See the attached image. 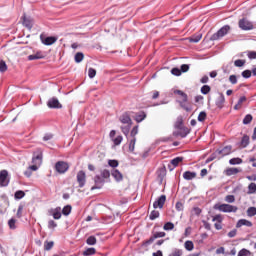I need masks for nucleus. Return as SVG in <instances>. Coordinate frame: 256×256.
Returning <instances> with one entry per match:
<instances>
[{
    "label": "nucleus",
    "mask_w": 256,
    "mask_h": 256,
    "mask_svg": "<svg viewBox=\"0 0 256 256\" xmlns=\"http://www.w3.org/2000/svg\"><path fill=\"white\" fill-rule=\"evenodd\" d=\"M207 119V113L205 111H202L198 115V121L203 122Z\"/></svg>",
    "instance_id": "obj_53"
},
{
    "label": "nucleus",
    "mask_w": 256,
    "mask_h": 256,
    "mask_svg": "<svg viewBox=\"0 0 256 256\" xmlns=\"http://www.w3.org/2000/svg\"><path fill=\"white\" fill-rule=\"evenodd\" d=\"M15 199H23L25 197V192L22 190H18L14 194Z\"/></svg>",
    "instance_id": "obj_47"
},
{
    "label": "nucleus",
    "mask_w": 256,
    "mask_h": 256,
    "mask_svg": "<svg viewBox=\"0 0 256 256\" xmlns=\"http://www.w3.org/2000/svg\"><path fill=\"white\" fill-rule=\"evenodd\" d=\"M57 227V222L54 220H49L48 221V229H55Z\"/></svg>",
    "instance_id": "obj_59"
},
{
    "label": "nucleus",
    "mask_w": 256,
    "mask_h": 256,
    "mask_svg": "<svg viewBox=\"0 0 256 256\" xmlns=\"http://www.w3.org/2000/svg\"><path fill=\"white\" fill-rule=\"evenodd\" d=\"M238 256H251V251L247 250V249H241L238 252Z\"/></svg>",
    "instance_id": "obj_48"
},
{
    "label": "nucleus",
    "mask_w": 256,
    "mask_h": 256,
    "mask_svg": "<svg viewBox=\"0 0 256 256\" xmlns=\"http://www.w3.org/2000/svg\"><path fill=\"white\" fill-rule=\"evenodd\" d=\"M95 75H97V70H95L94 68H89V70H88L89 78L93 79L95 77Z\"/></svg>",
    "instance_id": "obj_54"
},
{
    "label": "nucleus",
    "mask_w": 256,
    "mask_h": 256,
    "mask_svg": "<svg viewBox=\"0 0 256 256\" xmlns=\"http://www.w3.org/2000/svg\"><path fill=\"white\" fill-rule=\"evenodd\" d=\"M76 179H77V183L79 184L80 188L85 187V183H87V175L85 174V171L80 170L77 173Z\"/></svg>",
    "instance_id": "obj_10"
},
{
    "label": "nucleus",
    "mask_w": 256,
    "mask_h": 256,
    "mask_svg": "<svg viewBox=\"0 0 256 256\" xmlns=\"http://www.w3.org/2000/svg\"><path fill=\"white\" fill-rule=\"evenodd\" d=\"M247 217H255L256 215V207H249L246 211Z\"/></svg>",
    "instance_id": "obj_34"
},
{
    "label": "nucleus",
    "mask_w": 256,
    "mask_h": 256,
    "mask_svg": "<svg viewBox=\"0 0 256 256\" xmlns=\"http://www.w3.org/2000/svg\"><path fill=\"white\" fill-rule=\"evenodd\" d=\"M147 117V114H145V112H140L138 114H136L135 116V121L137 123H141V121H144V119Z\"/></svg>",
    "instance_id": "obj_29"
},
{
    "label": "nucleus",
    "mask_w": 256,
    "mask_h": 256,
    "mask_svg": "<svg viewBox=\"0 0 256 256\" xmlns=\"http://www.w3.org/2000/svg\"><path fill=\"white\" fill-rule=\"evenodd\" d=\"M239 27L240 29H243V31H251V29H253V23L243 18L239 21Z\"/></svg>",
    "instance_id": "obj_11"
},
{
    "label": "nucleus",
    "mask_w": 256,
    "mask_h": 256,
    "mask_svg": "<svg viewBox=\"0 0 256 256\" xmlns=\"http://www.w3.org/2000/svg\"><path fill=\"white\" fill-rule=\"evenodd\" d=\"M253 121V115L247 114L243 119V125H249Z\"/></svg>",
    "instance_id": "obj_43"
},
{
    "label": "nucleus",
    "mask_w": 256,
    "mask_h": 256,
    "mask_svg": "<svg viewBox=\"0 0 256 256\" xmlns=\"http://www.w3.org/2000/svg\"><path fill=\"white\" fill-rule=\"evenodd\" d=\"M176 137H181L182 139L185 138L186 135H189V129L184 128L180 129L177 132L174 133Z\"/></svg>",
    "instance_id": "obj_24"
},
{
    "label": "nucleus",
    "mask_w": 256,
    "mask_h": 256,
    "mask_svg": "<svg viewBox=\"0 0 256 256\" xmlns=\"http://www.w3.org/2000/svg\"><path fill=\"white\" fill-rule=\"evenodd\" d=\"M253 193H256V184L252 182L248 186V195H253Z\"/></svg>",
    "instance_id": "obj_39"
},
{
    "label": "nucleus",
    "mask_w": 256,
    "mask_h": 256,
    "mask_svg": "<svg viewBox=\"0 0 256 256\" xmlns=\"http://www.w3.org/2000/svg\"><path fill=\"white\" fill-rule=\"evenodd\" d=\"M53 245H54V243H53V241H50V242H45L44 243V249H45V251H51V249H53Z\"/></svg>",
    "instance_id": "obj_50"
},
{
    "label": "nucleus",
    "mask_w": 256,
    "mask_h": 256,
    "mask_svg": "<svg viewBox=\"0 0 256 256\" xmlns=\"http://www.w3.org/2000/svg\"><path fill=\"white\" fill-rule=\"evenodd\" d=\"M55 170L57 171V173H59L60 175H63V173H67V171H69V164L67 162H63V161H58L55 164Z\"/></svg>",
    "instance_id": "obj_5"
},
{
    "label": "nucleus",
    "mask_w": 256,
    "mask_h": 256,
    "mask_svg": "<svg viewBox=\"0 0 256 256\" xmlns=\"http://www.w3.org/2000/svg\"><path fill=\"white\" fill-rule=\"evenodd\" d=\"M112 141L115 146L121 145V143L123 142V136L119 135L116 138H113Z\"/></svg>",
    "instance_id": "obj_46"
},
{
    "label": "nucleus",
    "mask_w": 256,
    "mask_h": 256,
    "mask_svg": "<svg viewBox=\"0 0 256 256\" xmlns=\"http://www.w3.org/2000/svg\"><path fill=\"white\" fill-rule=\"evenodd\" d=\"M45 56L41 52H37L36 54H31L28 56V61H36L37 59H44Z\"/></svg>",
    "instance_id": "obj_23"
},
{
    "label": "nucleus",
    "mask_w": 256,
    "mask_h": 256,
    "mask_svg": "<svg viewBox=\"0 0 256 256\" xmlns=\"http://www.w3.org/2000/svg\"><path fill=\"white\" fill-rule=\"evenodd\" d=\"M32 163L35 165H41L43 163V150L37 149L33 153Z\"/></svg>",
    "instance_id": "obj_6"
},
{
    "label": "nucleus",
    "mask_w": 256,
    "mask_h": 256,
    "mask_svg": "<svg viewBox=\"0 0 256 256\" xmlns=\"http://www.w3.org/2000/svg\"><path fill=\"white\" fill-rule=\"evenodd\" d=\"M112 177L118 182L123 181V174L117 169L112 172Z\"/></svg>",
    "instance_id": "obj_27"
},
{
    "label": "nucleus",
    "mask_w": 256,
    "mask_h": 256,
    "mask_svg": "<svg viewBox=\"0 0 256 256\" xmlns=\"http://www.w3.org/2000/svg\"><path fill=\"white\" fill-rule=\"evenodd\" d=\"M50 215H52L53 219H61L62 214H61V207H56L52 210L49 211Z\"/></svg>",
    "instance_id": "obj_17"
},
{
    "label": "nucleus",
    "mask_w": 256,
    "mask_h": 256,
    "mask_svg": "<svg viewBox=\"0 0 256 256\" xmlns=\"http://www.w3.org/2000/svg\"><path fill=\"white\" fill-rule=\"evenodd\" d=\"M225 201H226V203H235V196H233V195H227V196L225 197Z\"/></svg>",
    "instance_id": "obj_57"
},
{
    "label": "nucleus",
    "mask_w": 256,
    "mask_h": 256,
    "mask_svg": "<svg viewBox=\"0 0 256 256\" xmlns=\"http://www.w3.org/2000/svg\"><path fill=\"white\" fill-rule=\"evenodd\" d=\"M230 165H241L243 163V159L241 158H232L229 160Z\"/></svg>",
    "instance_id": "obj_40"
},
{
    "label": "nucleus",
    "mask_w": 256,
    "mask_h": 256,
    "mask_svg": "<svg viewBox=\"0 0 256 256\" xmlns=\"http://www.w3.org/2000/svg\"><path fill=\"white\" fill-rule=\"evenodd\" d=\"M242 77H244V79H249V77H251V70H244L242 72Z\"/></svg>",
    "instance_id": "obj_61"
},
{
    "label": "nucleus",
    "mask_w": 256,
    "mask_h": 256,
    "mask_svg": "<svg viewBox=\"0 0 256 256\" xmlns=\"http://www.w3.org/2000/svg\"><path fill=\"white\" fill-rule=\"evenodd\" d=\"M71 209V205L64 206V208L62 209V215H65L67 217V215L71 214Z\"/></svg>",
    "instance_id": "obj_42"
},
{
    "label": "nucleus",
    "mask_w": 256,
    "mask_h": 256,
    "mask_svg": "<svg viewBox=\"0 0 256 256\" xmlns=\"http://www.w3.org/2000/svg\"><path fill=\"white\" fill-rule=\"evenodd\" d=\"M7 71V63L4 60L0 61V73H5Z\"/></svg>",
    "instance_id": "obj_52"
},
{
    "label": "nucleus",
    "mask_w": 256,
    "mask_h": 256,
    "mask_svg": "<svg viewBox=\"0 0 256 256\" xmlns=\"http://www.w3.org/2000/svg\"><path fill=\"white\" fill-rule=\"evenodd\" d=\"M101 177L104 179H109V177H111V172H109L107 169H104L101 171Z\"/></svg>",
    "instance_id": "obj_49"
},
{
    "label": "nucleus",
    "mask_w": 256,
    "mask_h": 256,
    "mask_svg": "<svg viewBox=\"0 0 256 256\" xmlns=\"http://www.w3.org/2000/svg\"><path fill=\"white\" fill-rule=\"evenodd\" d=\"M183 159V157H176L171 160V165H173V167H179V163H183Z\"/></svg>",
    "instance_id": "obj_30"
},
{
    "label": "nucleus",
    "mask_w": 256,
    "mask_h": 256,
    "mask_svg": "<svg viewBox=\"0 0 256 256\" xmlns=\"http://www.w3.org/2000/svg\"><path fill=\"white\" fill-rule=\"evenodd\" d=\"M57 39L58 38L55 36H49V37H46L44 40H42V43L47 46L54 45V43H57Z\"/></svg>",
    "instance_id": "obj_20"
},
{
    "label": "nucleus",
    "mask_w": 256,
    "mask_h": 256,
    "mask_svg": "<svg viewBox=\"0 0 256 256\" xmlns=\"http://www.w3.org/2000/svg\"><path fill=\"white\" fill-rule=\"evenodd\" d=\"M87 245H96L97 244V238L95 236H90L86 240Z\"/></svg>",
    "instance_id": "obj_44"
},
{
    "label": "nucleus",
    "mask_w": 256,
    "mask_h": 256,
    "mask_svg": "<svg viewBox=\"0 0 256 256\" xmlns=\"http://www.w3.org/2000/svg\"><path fill=\"white\" fill-rule=\"evenodd\" d=\"M176 210H178V211H183V203L177 202V203H176Z\"/></svg>",
    "instance_id": "obj_64"
},
{
    "label": "nucleus",
    "mask_w": 256,
    "mask_h": 256,
    "mask_svg": "<svg viewBox=\"0 0 256 256\" xmlns=\"http://www.w3.org/2000/svg\"><path fill=\"white\" fill-rule=\"evenodd\" d=\"M229 31H231V26L225 25L220 28L216 33H214L210 39L211 41H219V39L225 37V35H227Z\"/></svg>",
    "instance_id": "obj_4"
},
{
    "label": "nucleus",
    "mask_w": 256,
    "mask_h": 256,
    "mask_svg": "<svg viewBox=\"0 0 256 256\" xmlns=\"http://www.w3.org/2000/svg\"><path fill=\"white\" fill-rule=\"evenodd\" d=\"M108 165L110 166V167H119V161H117V160H109L108 161Z\"/></svg>",
    "instance_id": "obj_60"
},
{
    "label": "nucleus",
    "mask_w": 256,
    "mask_h": 256,
    "mask_svg": "<svg viewBox=\"0 0 256 256\" xmlns=\"http://www.w3.org/2000/svg\"><path fill=\"white\" fill-rule=\"evenodd\" d=\"M97 253V250L95 248H88L83 252L84 256H90V255H95Z\"/></svg>",
    "instance_id": "obj_41"
},
{
    "label": "nucleus",
    "mask_w": 256,
    "mask_h": 256,
    "mask_svg": "<svg viewBox=\"0 0 256 256\" xmlns=\"http://www.w3.org/2000/svg\"><path fill=\"white\" fill-rule=\"evenodd\" d=\"M180 71H181V73H187V71H189V65H187V64L181 65Z\"/></svg>",
    "instance_id": "obj_63"
},
{
    "label": "nucleus",
    "mask_w": 256,
    "mask_h": 256,
    "mask_svg": "<svg viewBox=\"0 0 256 256\" xmlns=\"http://www.w3.org/2000/svg\"><path fill=\"white\" fill-rule=\"evenodd\" d=\"M158 217H159V211L153 210V211L150 213L149 219H150L151 221H155V219H158Z\"/></svg>",
    "instance_id": "obj_45"
},
{
    "label": "nucleus",
    "mask_w": 256,
    "mask_h": 256,
    "mask_svg": "<svg viewBox=\"0 0 256 256\" xmlns=\"http://www.w3.org/2000/svg\"><path fill=\"white\" fill-rule=\"evenodd\" d=\"M224 105H225V95L221 93L216 99V107H218L219 109H223Z\"/></svg>",
    "instance_id": "obj_19"
},
{
    "label": "nucleus",
    "mask_w": 256,
    "mask_h": 256,
    "mask_svg": "<svg viewBox=\"0 0 256 256\" xmlns=\"http://www.w3.org/2000/svg\"><path fill=\"white\" fill-rule=\"evenodd\" d=\"M167 233L165 232H152V235L148 240H146L145 244L146 245H151L152 243L155 242L156 239H162L163 237H166Z\"/></svg>",
    "instance_id": "obj_8"
},
{
    "label": "nucleus",
    "mask_w": 256,
    "mask_h": 256,
    "mask_svg": "<svg viewBox=\"0 0 256 256\" xmlns=\"http://www.w3.org/2000/svg\"><path fill=\"white\" fill-rule=\"evenodd\" d=\"M169 256H183V250L176 248Z\"/></svg>",
    "instance_id": "obj_51"
},
{
    "label": "nucleus",
    "mask_w": 256,
    "mask_h": 256,
    "mask_svg": "<svg viewBox=\"0 0 256 256\" xmlns=\"http://www.w3.org/2000/svg\"><path fill=\"white\" fill-rule=\"evenodd\" d=\"M74 59H75V63H81V61H83V59H85V55H83L82 52H77L75 54Z\"/></svg>",
    "instance_id": "obj_35"
},
{
    "label": "nucleus",
    "mask_w": 256,
    "mask_h": 256,
    "mask_svg": "<svg viewBox=\"0 0 256 256\" xmlns=\"http://www.w3.org/2000/svg\"><path fill=\"white\" fill-rule=\"evenodd\" d=\"M214 209L221 213H237V211H239L237 206H233L231 204H216L214 205Z\"/></svg>",
    "instance_id": "obj_3"
},
{
    "label": "nucleus",
    "mask_w": 256,
    "mask_h": 256,
    "mask_svg": "<svg viewBox=\"0 0 256 256\" xmlns=\"http://www.w3.org/2000/svg\"><path fill=\"white\" fill-rule=\"evenodd\" d=\"M9 185V172L7 170L0 171V187H7Z\"/></svg>",
    "instance_id": "obj_9"
},
{
    "label": "nucleus",
    "mask_w": 256,
    "mask_h": 256,
    "mask_svg": "<svg viewBox=\"0 0 256 256\" xmlns=\"http://www.w3.org/2000/svg\"><path fill=\"white\" fill-rule=\"evenodd\" d=\"M184 248L186 249V251H193L195 249V244L193 243V241L187 240L184 243Z\"/></svg>",
    "instance_id": "obj_28"
},
{
    "label": "nucleus",
    "mask_w": 256,
    "mask_h": 256,
    "mask_svg": "<svg viewBox=\"0 0 256 256\" xmlns=\"http://www.w3.org/2000/svg\"><path fill=\"white\" fill-rule=\"evenodd\" d=\"M196 177H197L196 172L185 171L183 173V179H185V181H193V179H195Z\"/></svg>",
    "instance_id": "obj_18"
},
{
    "label": "nucleus",
    "mask_w": 256,
    "mask_h": 256,
    "mask_svg": "<svg viewBox=\"0 0 256 256\" xmlns=\"http://www.w3.org/2000/svg\"><path fill=\"white\" fill-rule=\"evenodd\" d=\"M135 143H137V138H131L129 140V151H130V153H133V151H135Z\"/></svg>",
    "instance_id": "obj_32"
},
{
    "label": "nucleus",
    "mask_w": 256,
    "mask_h": 256,
    "mask_svg": "<svg viewBox=\"0 0 256 256\" xmlns=\"http://www.w3.org/2000/svg\"><path fill=\"white\" fill-rule=\"evenodd\" d=\"M16 217L18 219H21L23 217V205H20L18 207L17 213H16Z\"/></svg>",
    "instance_id": "obj_55"
},
{
    "label": "nucleus",
    "mask_w": 256,
    "mask_h": 256,
    "mask_svg": "<svg viewBox=\"0 0 256 256\" xmlns=\"http://www.w3.org/2000/svg\"><path fill=\"white\" fill-rule=\"evenodd\" d=\"M165 201H167V196L161 195V196L153 203L154 209H163V206L165 205Z\"/></svg>",
    "instance_id": "obj_14"
},
{
    "label": "nucleus",
    "mask_w": 256,
    "mask_h": 256,
    "mask_svg": "<svg viewBox=\"0 0 256 256\" xmlns=\"http://www.w3.org/2000/svg\"><path fill=\"white\" fill-rule=\"evenodd\" d=\"M245 101H247V97L245 96L240 97L237 104L234 106L235 111H239V109L243 107V103H245Z\"/></svg>",
    "instance_id": "obj_25"
},
{
    "label": "nucleus",
    "mask_w": 256,
    "mask_h": 256,
    "mask_svg": "<svg viewBox=\"0 0 256 256\" xmlns=\"http://www.w3.org/2000/svg\"><path fill=\"white\" fill-rule=\"evenodd\" d=\"M203 35L202 34H197V35H194L192 36L189 41L190 43H199L202 39Z\"/></svg>",
    "instance_id": "obj_33"
},
{
    "label": "nucleus",
    "mask_w": 256,
    "mask_h": 256,
    "mask_svg": "<svg viewBox=\"0 0 256 256\" xmlns=\"http://www.w3.org/2000/svg\"><path fill=\"white\" fill-rule=\"evenodd\" d=\"M201 93H202V95H209V93H211V86H209V85L202 86Z\"/></svg>",
    "instance_id": "obj_36"
},
{
    "label": "nucleus",
    "mask_w": 256,
    "mask_h": 256,
    "mask_svg": "<svg viewBox=\"0 0 256 256\" xmlns=\"http://www.w3.org/2000/svg\"><path fill=\"white\" fill-rule=\"evenodd\" d=\"M138 133H139V126H134L130 132L131 139H136V136Z\"/></svg>",
    "instance_id": "obj_37"
},
{
    "label": "nucleus",
    "mask_w": 256,
    "mask_h": 256,
    "mask_svg": "<svg viewBox=\"0 0 256 256\" xmlns=\"http://www.w3.org/2000/svg\"><path fill=\"white\" fill-rule=\"evenodd\" d=\"M223 215L217 214L212 217V221L214 223V227L217 231H221L223 229Z\"/></svg>",
    "instance_id": "obj_7"
},
{
    "label": "nucleus",
    "mask_w": 256,
    "mask_h": 256,
    "mask_svg": "<svg viewBox=\"0 0 256 256\" xmlns=\"http://www.w3.org/2000/svg\"><path fill=\"white\" fill-rule=\"evenodd\" d=\"M246 61L245 60H241L238 59L234 62L235 67H243V65H245Z\"/></svg>",
    "instance_id": "obj_56"
},
{
    "label": "nucleus",
    "mask_w": 256,
    "mask_h": 256,
    "mask_svg": "<svg viewBox=\"0 0 256 256\" xmlns=\"http://www.w3.org/2000/svg\"><path fill=\"white\" fill-rule=\"evenodd\" d=\"M253 227V222L247 220V219H240L236 223V228L241 229V227Z\"/></svg>",
    "instance_id": "obj_16"
},
{
    "label": "nucleus",
    "mask_w": 256,
    "mask_h": 256,
    "mask_svg": "<svg viewBox=\"0 0 256 256\" xmlns=\"http://www.w3.org/2000/svg\"><path fill=\"white\" fill-rule=\"evenodd\" d=\"M229 81L232 85H237V76L236 75H230Z\"/></svg>",
    "instance_id": "obj_62"
},
{
    "label": "nucleus",
    "mask_w": 256,
    "mask_h": 256,
    "mask_svg": "<svg viewBox=\"0 0 256 256\" xmlns=\"http://www.w3.org/2000/svg\"><path fill=\"white\" fill-rule=\"evenodd\" d=\"M95 186L91 188V191H95V189H101L103 187V183H105V178L99 175L94 177Z\"/></svg>",
    "instance_id": "obj_13"
},
{
    "label": "nucleus",
    "mask_w": 256,
    "mask_h": 256,
    "mask_svg": "<svg viewBox=\"0 0 256 256\" xmlns=\"http://www.w3.org/2000/svg\"><path fill=\"white\" fill-rule=\"evenodd\" d=\"M164 231H173L175 229V224L172 222H166L163 226Z\"/></svg>",
    "instance_id": "obj_31"
},
{
    "label": "nucleus",
    "mask_w": 256,
    "mask_h": 256,
    "mask_svg": "<svg viewBox=\"0 0 256 256\" xmlns=\"http://www.w3.org/2000/svg\"><path fill=\"white\" fill-rule=\"evenodd\" d=\"M17 220L15 218H11L9 221H8V227L9 229H17Z\"/></svg>",
    "instance_id": "obj_38"
},
{
    "label": "nucleus",
    "mask_w": 256,
    "mask_h": 256,
    "mask_svg": "<svg viewBox=\"0 0 256 256\" xmlns=\"http://www.w3.org/2000/svg\"><path fill=\"white\" fill-rule=\"evenodd\" d=\"M47 105L49 109H61L63 105L59 102V99L57 98H50L47 102Z\"/></svg>",
    "instance_id": "obj_12"
},
{
    "label": "nucleus",
    "mask_w": 256,
    "mask_h": 256,
    "mask_svg": "<svg viewBox=\"0 0 256 256\" xmlns=\"http://www.w3.org/2000/svg\"><path fill=\"white\" fill-rule=\"evenodd\" d=\"M119 121L122 122L124 126H121V131L125 135V137L129 136V131H131V125H133V120H131V116L127 113H124L120 116Z\"/></svg>",
    "instance_id": "obj_1"
},
{
    "label": "nucleus",
    "mask_w": 256,
    "mask_h": 256,
    "mask_svg": "<svg viewBox=\"0 0 256 256\" xmlns=\"http://www.w3.org/2000/svg\"><path fill=\"white\" fill-rule=\"evenodd\" d=\"M237 173H241V169H239V168H227L225 170V175H227V177H231V175H237Z\"/></svg>",
    "instance_id": "obj_22"
},
{
    "label": "nucleus",
    "mask_w": 256,
    "mask_h": 256,
    "mask_svg": "<svg viewBox=\"0 0 256 256\" xmlns=\"http://www.w3.org/2000/svg\"><path fill=\"white\" fill-rule=\"evenodd\" d=\"M171 73H172V75H175L176 77H179V76H181V69L172 68Z\"/></svg>",
    "instance_id": "obj_58"
},
{
    "label": "nucleus",
    "mask_w": 256,
    "mask_h": 256,
    "mask_svg": "<svg viewBox=\"0 0 256 256\" xmlns=\"http://www.w3.org/2000/svg\"><path fill=\"white\" fill-rule=\"evenodd\" d=\"M174 95L179 96V105L184 111H187L188 113L191 111V105H189V96H187V93L181 91V90H174Z\"/></svg>",
    "instance_id": "obj_2"
},
{
    "label": "nucleus",
    "mask_w": 256,
    "mask_h": 256,
    "mask_svg": "<svg viewBox=\"0 0 256 256\" xmlns=\"http://www.w3.org/2000/svg\"><path fill=\"white\" fill-rule=\"evenodd\" d=\"M231 151H233V146L228 145V146H225L222 149L216 150V153H217V155H221V157H225L227 155H231Z\"/></svg>",
    "instance_id": "obj_15"
},
{
    "label": "nucleus",
    "mask_w": 256,
    "mask_h": 256,
    "mask_svg": "<svg viewBox=\"0 0 256 256\" xmlns=\"http://www.w3.org/2000/svg\"><path fill=\"white\" fill-rule=\"evenodd\" d=\"M249 143H250L249 135H244L241 139L240 147H242V149H245V147H247Z\"/></svg>",
    "instance_id": "obj_26"
},
{
    "label": "nucleus",
    "mask_w": 256,
    "mask_h": 256,
    "mask_svg": "<svg viewBox=\"0 0 256 256\" xmlns=\"http://www.w3.org/2000/svg\"><path fill=\"white\" fill-rule=\"evenodd\" d=\"M23 25L24 27H26V29H29V31H31V29H33V20L27 18V16H23Z\"/></svg>",
    "instance_id": "obj_21"
}]
</instances>
